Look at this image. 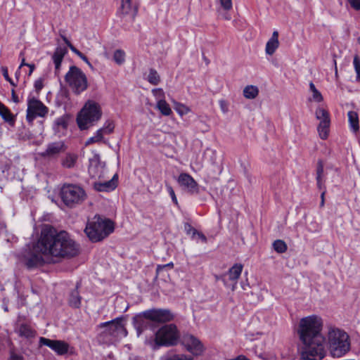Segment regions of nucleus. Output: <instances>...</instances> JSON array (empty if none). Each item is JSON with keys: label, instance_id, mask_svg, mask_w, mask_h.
Listing matches in <instances>:
<instances>
[{"label": "nucleus", "instance_id": "obj_10", "mask_svg": "<svg viewBox=\"0 0 360 360\" xmlns=\"http://www.w3.org/2000/svg\"><path fill=\"white\" fill-rule=\"evenodd\" d=\"M122 321L123 318L118 317L112 321L101 323L98 327L103 329L102 333L104 335H109L113 338H120L127 335V330Z\"/></svg>", "mask_w": 360, "mask_h": 360}, {"label": "nucleus", "instance_id": "obj_59", "mask_svg": "<svg viewBox=\"0 0 360 360\" xmlns=\"http://www.w3.org/2000/svg\"><path fill=\"white\" fill-rule=\"evenodd\" d=\"M316 181H317V186L319 189H322L323 188V182H322V179H316Z\"/></svg>", "mask_w": 360, "mask_h": 360}, {"label": "nucleus", "instance_id": "obj_13", "mask_svg": "<svg viewBox=\"0 0 360 360\" xmlns=\"http://www.w3.org/2000/svg\"><path fill=\"white\" fill-rule=\"evenodd\" d=\"M243 267L241 264H234L226 274L221 276L219 279L223 281L226 286L231 285V290H234L237 281L242 273Z\"/></svg>", "mask_w": 360, "mask_h": 360}, {"label": "nucleus", "instance_id": "obj_22", "mask_svg": "<svg viewBox=\"0 0 360 360\" xmlns=\"http://www.w3.org/2000/svg\"><path fill=\"white\" fill-rule=\"evenodd\" d=\"M17 333L20 337L25 338H33L35 336V331L29 325L25 323L20 325Z\"/></svg>", "mask_w": 360, "mask_h": 360}, {"label": "nucleus", "instance_id": "obj_3", "mask_svg": "<svg viewBox=\"0 0 360 360\" xmlns=\"http://www.w3.org/2000/svg\"><path fill=\"white\" fill-rule=\"evenodd\" d=\"M328 348L333 358H341L351 349V340L349 335L342 330L334 328L328 334Z\"/></svg>", "mask_w": 360, "mask_h": 360}, {"label": "nucleus", "instance_id": "obj_42", "mask_svg": "<svg viewBox=\"0 0 360 360\" xmlns=\"http://www.w3.org/2000/svg\"><path fill=\"white\" fill-rule=\"evenodd\" d=\"M61 164L64 167L71 168L75 165V159H63Z\"/></svg>", "mask_w": 360, "mask_h": 360}, {"label": "nucleus", "instance_id": "obj_26", "mask_svg": "<svg viewBox=\"0 0 360 360\" xmlns=\"http://www.w3.org/2000/svg\"><path fill=\"white\" fill-rule=\"evenodd\" d=\"M258 94L259 89L256 86L249 85L243 89V96L248 99H254Z\"/></svg>", "mask_w": 360, "mask_h": 360}, {"label": "nucleus", "instance_id": "obj_47", "mask_svg": "<svg viewBox=\"0 0 360 360\" xmlns=\"http://www.w3.org/2000/svg\"><path fill=\"white\" fill-rule=\"evenodd\" d=\"M34 89L35 90L39 92L40 91L43 86H44V84H43V79L42 78H39L38 79H37L35 82H34Z\"/></svg>", "mask_w": 360, "mask_h": 360}, {"label": "nucleus", "instance_id": "obj_35", "mask_svg": "<svg viewBox=\"0 0 360 360\" xmlns=\"http://www.w3.org/2000/svg\"><path fill=\"white\" fill-rule=\"evenodd\" d=\"M274 249L278 253H283L287 250V245L282 240H276L273 243Z\"/></svg>", "mask_w": 360, "mask_h": 360}, {"label": "nucleus", "instance_id": "obj_62", "mask_svg": "<svg viewBox=\"0 0 360 360\" xmlns=\"http://www.w3.org/2000/svg\"><path fill=\"white\" fill-rule=\"evenodd\" d=\"M10 84L14 88V87H16L17 86V84L15 82H13V80L10 78V81H8Z\"/></svg>", "mask_w": 360, "mask_h": 360}, {"label": "nucleus", "instance_id": "obj_44", "mask_svg": "<svg viewBox=\"0 0 360 360\" xmlns=\"http://www.w3.org/2000/svg\"><path fill=\"white\" fill-rule=\"evenodd\" d=\"M323 173V163L321 160L319 161L316 169V179H322Z\"/></svg>", "mask_w": 360, "mask_h": 360}, {"label": "nucleus", "instance_id": "obj_12", "mask_svg": "<svg viewBox=\"0 0 360 360\" xmlns=\"http://www.w3.org/2000/svg\"><path fill=\"white\" fill-rule=\"evenodd\" d=\"M181 342L188 352L195 356L201 355L205 350L200 340L191 334H184L181 339Z\"/></svg>", "mask_w": 360, "mask_h": 360}, {"label": "nucleus", "instance_id": "obj_6", "mask_svg": "<svg viewBox=\"0 0 360 360\" xmlns=\"http://www.w3.org/2000/svg\"><path fill=\"white\" fill-rule=\"evenodd\" d=\"M99 105L94 101H88L80 111L77 118V122L80 129L89 128L101 117Z\"/></svg>", "mask_w": 360, "mask_h": 360}, {"label": "nucleus", "instance_id": "obj_20", "mask_svg": "<svg viewBox=\"0 0 360 360\" xmlns=\"http://www.w3.org/2000/svg\"><path fill=\"white\" fill-rule=\"evenodd\" d=\"M278 31H274L271 38L266 42L265 47L266 53L269 56L273 55L275 53L276 50L278 48Z\"/></svg>", "mask_w": 360, "mask_h": 360}, {"label": "nucleus", "instance_id": "obj_31", "mask_svg": "<svg viewBox=\"0 0 360 360\" xmlns=\"http://www.w3.org/2000/svg\"><path fill=\"white\" fill-rule=\"evenodd\" d=\"M315 114L316 119L320 120V122H330L329 113L326 110L322 108H318L316 110Z\"/></svg>", "mask_w": 360, "mask_h": 360}, {"label": "nucleus", "instance_id": "obj_49", "mask_svg": "<svg viewBox=\"0 0 360 360\" xmlns=\"http://www.w3.org/2000/svg\"><path fill=\"white\" fill-rule=\"evenodd\" d=\"M167 191L172 198V201L175 204H177V199H176V195L174 193V191L172 188V187L170 185H167Z\"/></svg>", "mask_w": 360, "mask_h": 360}, {"label": "nucleus", "instance_id": "obj_15", "mask_svg": "<svg viewBox=\"0 0 360 360\" xmlns=\"http://www.w3.org/2000/svg\"><path fill=\"white\" fill-rule=\"evenodd\" d=\"M177 181L179 185L190 194L198 193V184L191 175L186 173H181L179 176Z\"/></svg>", "mask_w": 360, "mask_h": 360}, {"label": "nucleus", "instance_id": "obj_64", "mask_svg": "<svg viewBox=\"0 0 360 360\" xmlns=\"http://www.w3.org/2000/svg\"><path fill=\"white\" fill-rule=\"evenodd\" d=\"M358 42L360 44V37L358 38Z\"/></svg>", "mask_w": 360, "mask_h": 360}, {"label": "nucleus", "instance_id": "obj_57", "mask_svg": "<svg viewBox=\"0 0 360 360\" xmlns=\"http://www.w3.org/2000/svg\"><path fill=\"white\" fill-rule=\"evenodd\" d=\"M27 67H29L30 68V70H29V72H28V76H30L32 75V73L33 72L34 68H35V66L34 64H29L27 65Z\"/></svg>", "mask_w": 360, "mask_h": 360}, {"label": "nucleus", "instance_id": "obj_9", "mask_svg": "<svg viewBox=\"0 0 360 360\" xmlns=\"http://www.w3.org/2000/svg\"><path fill=\"white\" fill-rule=\"evenodd\" d=\"M179 339V333L176 325L167 324L162 326L155 333V343L158 346L176 345Z\"/></svg>", "mask_w": 360, "mask_h": 360}, {"label": "nucleus", "instance_id": "obj_7", "mask_svg": "<svg viewBox=\"0 0 360 360\" xmlns=\"http://www.w3.org/2000/svg\"><path fill=\"white\" fill-rule=\"evenodd\" d=\"M60 196L65 205L69 207H74L84 201L86 194L82 187L68 184L64 185L61 188Z\"/></svg>", "mask_w": 360, "mask_h": 360}, {"label": "nucleus", "instance_id": "obj_54", "mask_svg": "<svg viewBox=\"0 0 360 360\" xmlns=\"http://www.w3.org/2000/svg\"><path fill=\"white\" fill-rule=\"evenodd\" d=\"M195 235H197L203 243H207V238L202 233L198 231Z\"/></svg>", "mask_w": 360, "mask_h": 360}, {"label": "nucleus", "instance_id": "obj_17", "mask_svg": "<svg viewBox=\"0 0 360 360\" xmlns=\"http://www.w3.org/2000/svg\"><path fill=\"white\" fill-rule=\"evenodd\" d=\"M67 150V146L62 141L50 143L43 155L48 156L61 155Z\"/></svg>", "mask_w": 360, "mask_h": 360}, {"label": "nucleus", "instance_id": "obj_14", "mask_svg": "<svg viewBox=\"0 0 360 360\" xmlns=\"http://www.w3.org/2000/svg\"><path fill=\"white\" fill-rule=\"evenodd\" d=\"M39 342L51 348L58 355H63L68 351L69 345L62 340H50L46 338H40Z\"/></svg>", "mask_w": 360, "mask_h": 360}, {"label": "nucleus", "instance_id": "obj_36", "mask_svg": "<svg viewBox=\"0 0 360 360\" xmlns=\"http://www.w3.org/2000/svg\"><path fill=\"white\" fill-rule=\"evenodd\" d=\"M174 110L181 116L186 115L190 112L189 108L187 107L186 105H185L184 104H182V103H178V102H174Z\"/></svg>", "mask_w": 360, "mask_h": 360}, {"label": "nucleus", "instance_id": "obj_23", "mask_svg": "<svg viewBox=\"0 0 360 360\" xmlns=\"http://www.w3.org/2000/svg\"><path fill=\"white\" fill-rule=\"evenodd\" d=\"M0 115L2 118L11 124L15 122L14 116L11 114L10 110L0 102Z\"/></svg>", "mask_w": 360, "mask_h": 360}, {"label": "nucleus", "instance_id": "obj_38", "mask_svg": "<svg viewBox=\"0 0 360 360\" xmlns=\"http://www.w3.org/2000/svg\"><path fill=\"white\" fill-rule=\"evenodd\" d=\"M103 136L99 130H97L94 136L90 137L86 141V145H89L94 143H99L103 141Z\"/></svg>", "mask_w": 360, "mask_h": 360}, {"label": "nucleus", "instance_id": "obj_61", "mask_svg": "<svg viewBox=\"0 0 360 360\" xmlns=\"http://www.w3.org/2000/svg\"><path fill=\"white\" fill-rule=\"evenodd\" d=\"M20 69H19V68H18V69L16 70L15 73V78H16V79H17V80H18V79H19L20 76Z\"/></svg>", "mask_w": 360, "mask_h": 360}, {"label": "nucleus", "instance_id": "obj_18", "mask_svg": "<svg viewBox=\"0 0 360 360\" xmlns=\"http://www.w3.org/2000/svg\"><path fill=\"white\" fill-rule=\"evenodd\" d=\"M137 11L136 6L133 5L131 0H122L120 13L123 17H126L130 21H134Z\"/></svg>", "mask_w": 360, "mask_h": 360}, {"label": "nucleus", "instance_id": "obj_60", "mask_svg": "<svg viewBox=\"0 0 360 360\" xmlns=\"http://www.w3.org/2000/svg\"><path fill=\"white\" fill-rule=\"evenodd\" d=\"M28 65H29V63H25V58H22V61H21V63H20V66H19V69H21V68H22V67H23V66H27Z\"/></svg>", "mask_w": 360, "mask_h": 360}, {"label": "nucleus", "instance_id": "obj_56", "mask_svg": "<svg viewBox=\"0 0 360 360\" xmlns=\"http://www.w3.org/2000/svg\"><path fill=\"white\" fill-rule=\"evenodd\" d=\"M62 38L64 41V42L67 44V46L71 49V47H75L71 43L70 41L65 37V36H62Z\"/></svg>", "mask_w": 360, "mask_h": 360}, {"label": "nucleus", "instance_id": "obj_41", "mask_svg": "<svg viewBox=\"0 0 360 360\" xmlns=\"http://www.w3.org/2000/svg\"><path fill=\"white\" fill-rule=\"evenodd\" d=\"M152 93L158 101L165 100V93L162 89H154Z\"/></svg>", "mask_w": 360, "mask_h": 360}, {"label": "nucleus", "instance_id": "obj_11", "mask_svg": "<svg viewBox=\"0 0 360 360\" xmlns=\"http://www.w3.org/2000/svg\"><path fill=\"white\" fill-rule=\"evenodd\" d=\"M48 112V108L39 100L34 97L28 98L26 120L30 124L37 117H44Z\"/></svg>", "mask_w": 360, "mask_h": 360}, {"label": "nucleus", "instance_id": "obj_34", "mask_svg": "<svg viewBox=\"0 0 360 360\" xmlns=\"http://www.w3.org/2000/svg\"><path fill=\"white\" fill-rule=\"evenodd\" d=\"M148 81L153 85H157L160 81L158 72L154 69H150L148 75Z\"/></svg>", "mask_w": 360, "mask_h": 360}, {"label": "nucleus", "instance_id": "obj_45", "mask_svg": "<svg viewBox=\"0 0 360 360\" xmlns=\"http://www.w3.org/2000/svg\"><path fill=\"white\" fill-rule=\"evenodd\" d=\"M350 6L356 11L360 10V0H347Z\"/></svg>", "mask_w": 360, "mask_h": 360}, {"label": "nucleus", "instance_id": "obj_32", "mask_svg": "<svg viewBox=\"0 0 360 360\" xmlns=\"http://www.w3.org/2000/svg\"><path fill=\"white\" fill-rule=\"evenodd\" d=\"M161 360H193L185 354H167L161 357Z\"/></svg>", "mask_w": 360, "mask_h": 360}, {"label": "nucleus", "instance_id": "obj_28", "mask_svg": "<svg viewBox=\"0 0 360 360\" xmlns=\"http://www.w3.org/2000/svg\"><path fill=\"white\" fill-rule=\"evenodd\" d=\"M156 108L165 116H169L172 112L171 108L165 100L158 101Z\"/></svg>", "mask_w": 360, "mask_h": 360}, {"label": "nucleus", "instance_id": "obj_37", "mask_svg": "<svg viewBox=\"0 0 360 360\" xmlns=\"http://www.w3.org/2000/svg\"><path fill=\"white\" fill-rule=\"evenodd\" d=\"M113 59L118 65H122L125 60V53L122 50H116L113 55Z\"/></svg>", "mask_w": 360, "mask_h": 360}, {"label": "nucleus", "instance_id": "obj_19", "mask_svg": "<svg viewBox=\"0 0 360 360\" xmlns=\"http://www.w3.org/2000/svg\"><path fill=\"white\" fill-rule=\"evenodd\" d=\"M117 186V176L115 174L113 177L108 181L101 182L96 181L94 183V188L99 192H110L113 191Z\"/></svg>", "mask_w": 360, "mask_h": 360}, {"label": "nucleus", "instance_id": "obj_40", "mask_svg": "<svg viewBox=\"0 0 360 360\" xmlns=\"http://www.w3.org/2000/svg\"><path fill=\"white\" fill-rule=\"evenodd\" d=\"M71 51L79 56L83 61H84L91 68H93L92 65L89 61L86 56H84L81 51L77 49L75 47H71Z\"/></svg>", "mask_w": 360, "mask_h": 360}, {"label": "nucleus", "instance_id": "obj_46", "mask_svg": "<svg viewBox=\"0 0 360 360\" xmlns=\"http://www.w3.org/2000/svg\"><path fill=\"white\" fill-rule=\"evenodd\" d=\"M220 109L223 113H226L229 111V104L224 100H220L219 101Z\"/></svg>", "mask_w": 360, "mask_h": 360}, {"label": "nucleus", "instance_id": "obj_25", "mask_svg": "<svg viewBox=\"0 0 360 360\" xmlns=\"http://www.w3.org/2000/svg\"><path fill=\"white\" fill-rule=\"evenodd\" d=\"M78 285H77L76 289L72 290L70 295L69 304L74 308H79L81 304V297L77 290Z\"/></svg>", "mask_w": 360, "mask_h": 360}, {"label": "nucleus", "instance_id": "obj_1", "mask_svg": "<svg viewBox=\"0 0 360 360\" xmlns=\"http://www.w3.org/2000/svg\"><path fill=\"white\" fill-rule=\"evenodd\" d=\"M79 253L77 244L65 231H58L49 224H44L37 243L25 255L28 269L41 266L44 264L43 255L56 259H70Z\"/></svg>", "mask_w": 360, "mask_h": 360}, {"label": "nucleus", "instance_id": "obj_16", "mask_svg": "<svg viewBox=\"0 0 360 360\" xmlns=\"http://www.w3.org/2000/svg\"><path fill=\"white\" fill-rule=\"evenodd\" d=\"M105 167L104 162L101 161L100 159H90L88 172L91 178L101 179L105 176Z\"/></svg>", "mask_w": 360, "mask_h": 360}, {"label": "nucleus", "instance_id": "obj_53", "mask_svg": "<svg viewBox=\"0 0 360 360\" xmlns=\"http://www.w3.org/2000/svg\"><path fill=\"white\" fill-rule=\"evenodd\" d=\"M11 95H12V100L13 101V102L18 103L19 102L18 96L16 95L15 91L14 89H12V90H11Z\"/></svg>", "mask_w": 360, "mask_h": 360}, {"label": "nucleus", "instance_id": "obj_51", "mask_svg": "<svg viewBox=\"0 0 360 360\" xmlns=\"http://www.w3.org/2000/svg\"><path fill=\"white\" fill-rule=\"evenodd\" d=\"M1 72H2V75L4 77V79L6 80V81H10V77L8 75V68L7 67H1Z\"/></svg>", "mask_w": 360, "mask_h": 360}, {"label": "nucleus", "instance_id": "obj_52", "mask_svg": "<svg viewBox=\"0 0 360 360\" xmlns=\"http://www.w3.org/2000/svg\"><path fill=\"white\" fill-rule=\"evenodd\" d=\"M166 267H170V268H172L173 267V263L172 262H170L169 264H167L165 265H158L157 266V273H159L162 269L166 268Z\"/></svg>", "mask_w": 360, "mask_h": 360}, {"label": "nucleus", "instance_id": "obj_58", "mask_svg": "<svg viewBox=\"0 0 360 360\" xmlns=\"http://www.w3.org/2000/svg\"><path fill=\"white\" fill-rule=\"evenodd\" d=\"M333 63H334V65H335V79H338L339 76H338V72L336 60H334Z\"/></svg>", "mask_w": 360, "mask_h": 360}, {"label": "nucleus", "instance_id": "obj_30", "mask_svg": "<svg viewBox=\"0 0 360 360\" xmlns=\"http://www.w3.org/2000/svg\"><path fill=\"white\" fill-rule=\"evenodd\" d=\"M115 129V123L111 120H108L103 127L98 130L101 131V133L104 136L105 135L110 134L113 132Z\"/></svg>", "mask_w": 360, "mask_h": 360}, {"label": "nucleus", "instance_id": "obj_8", "mask_svg": "<svg viewBox=\"0 0 360 360\" xmlns=\"http://www.w3.org/2000/svg\"><path fill=\"white\" fill-rule=\"evenodd\" d=\"M65 79L73 92L77 94H79L87 89L88 81L86 75L75 65L70 68Z\"/></svg>", "mask_w": 360, "mask_h": 360}, {"label": "nucleus", "instance_id": "obj_29", "mask_svg": "<svg viewBox=\"0 0 360 360\" xmlns=\"http://www.w3.org/2000/svg\"><path fill=\"white\" fill-rule=\"evenodd\" d=\"M68 127V119L65 117H60L54 122V129L57 132L64 130Z\"/></svg>", "mask_w": 360, "mask_h": 360}, {"label": "nucleus", "instance_id": "obj_24", "mask_svg": "<svg viewBox=\"0 0 360 360\" xmlns=\"http://www.w3.org/2000/svg\"><path fill=\"white\" fill-rule=\"evenodd\" d=\"M347 115L350 128L354 132L358 131L359 130V124L357 113L354 111H349Z\"/></svg>", "mask_w": 360, "mask_h": 360}, {"label": "nucleus", "instance_id": "obj_2", "mask_svg": "<svg viewBox=\"0 0 360 360\" xmlns=\"http://www.w3.org/2000/svg\"><path fill=\"white\" fill-rule=\"evenodd\" d=\"M321 319L312 315L302 318L299 323L298 334L305 346L301 353L304 360H321L326 355L325 338L321 333Z\"/></svg>", "mask_w": 360, "mask_h": 360}, {"label": "nucleus", "instance_id": "obj_55", "mask_svg": "<svg viewBox=\"0 0 360 360\" xmlns=\"http://www.w3.org/2000/svg\"><path fill=\"white\" fill-rule=\"evenodd\" d=\"M326 192V190L324 189V190L323 191V192L321 193V203H320V206H321V207H323V205H324V202H325V198H324V197H325Z\"/></svg>", "mask_w": 360, "mask_h": 360}, {"label": "nucleus", "instance_id": "obj_63", "mask_svg": "<svg viewBox=\"0 0 360 360\" xmlns=\"http://www.w3.org/2000/svg\"><path fill=\"white\" fill-rule=\"evenodd\" d=\"M4 311H8V307H4Z\"/></svg>", "mask_w": 360, "mask_h": 360}, {"label": "nucleus", "instance_id": "obj_50", "mask_svg": "<svg viewBox=\"0 0 360 360\" xmlns=\"http://www.w3.org/2000/svg\"><path fill=\"white\" fill-rule=\"evenodd\" d=\"M11 360H22L23 357L21 354H16L14 350H11L10 352Z\"/></svg>", "mask_w": 360, "mask_h": 360}, {"label": "nucleus", "instance_id": "obj_21", "mask_svg": "<svg viewBox=\"0 0 360 360\" xmlns=\"http://www.w3.org/2000/svg\"><path fill=\"white\" fill-rule=\"evenodd\" d=\"M67 53L65 48L57 47L52 56V60L55 65L56 73L60 70L61 63L63 60L65 55Z\"/></svg>", "mask_w": 360, "mask_h": 360}, {"label": "nucleus", "instance_id": "obj_43", "mask_svg": "<svg viewBox=\"0 0 360 360\" xmlns=\"http://www.w3.org/2000/svg\"><path fill=\"white\" fill-rule=\"evenodd\" d=\"M221 7L226 10L229 11L232 8V1L231 0H219Z\"/></svg>", "mask_w": 360, "mask_h": 360}, {"label": "nucleus", "instance_id": "obj_39", "mask_svg": "<svg viewBox=\"0 0 360 360\" xmlns=\"http://www.w3.org/2000/svg\"><path fill=\"white\" fill-rule=\"evenodd\" d=\"M353 65L356 73V81L360 82V58L358 55L354 56Z\"/></svg>", "mask_w": 360, "mask_h": 360}, {"label": "nucleus", "instance_id": "obj_5", "mask_svg": "<svg viewBox=\"0 0 360 360\" xmlns=\"http://www.w3.org/2000/svg\"><path fill=\"white\" fill-rule=\"evenodd\" d=\"M114 231V224L110 219H102L96 215L88 221L84 232L89 240L98 242L108 237Z\"/></svg>", "mask_w": 360, "mask_h": 360}, {"label": "nucleus", "instance_id": "obj_33", "mask_svg": "<svg viewBox=\"0 0 360 360\" xmlns=\"http://www.w3.org/2000/svg\"><path fill=\"white\" fill-rule=\"evenodd\" d=\"M309 89L312 92L313 100L316 102H321L323 101V96L321 92L316 88L313 82L309 83Z\"/></svg>", "mask_w": 360, "mask_h": 360}, {"label": "nucleus", "instance_id": "obj_4", "mask_svg": "<svg viewBox=\"0 0 360 360\" xmlns=\"http://www.w3.org/2000/svg\"><path fill=\"white\" fill-rule=\"evenodd\" d=\"M174 314L169 309H153L146 310L134 318V324L139 335L147 327V321L156 323H166L173 320Z\"/></svg>", "mask_w": 360, "mask_h": 360}, {"label": "nucleus", "instance_id": "obj_27", "mask_svg": "<svg viewBox=\"0 0 360 360\" xmlns=\"http://www.w3.org/2000/svg\"><path fill=\"white\" fill-rule=\"evenodd\" d=\"M330 123L327 122H320L317 127L320 138L325 140L328 138L329 134Z\"/></svg>", "mask_w": 360, "mask_h": 360}, {"label": "nucleus", "instance_id": "obj_48", "mask_svg": "<svg viewBox=\"0 0 360 360\" xmlns=\"http://www.w3.org/2000/svg\"><path fill=\"white\" fill-rule=\"evenodd\" d=\"M185 230H186L187 233H188V234L192 233V237L193 238L195 236L196 233H198V231L195 229L193 228L188 224H186L185 225Z\"/></svg>", "mask_w": 360, "mask_h": 360}]
</instances>
